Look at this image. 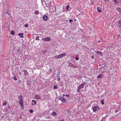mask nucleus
I'll list each match as a JSON object with an SVG mask.
<instances>
[{
  "mask_svg": "<svg viewBox=\"0 0 121 121\" xmlns=\"http://www.w3.org/2000/svg\"><path fill=\"white\" fill-rule=\"evenodd\" d=\"M101 102L102 105L104 104V100L103 99H102L101 100Z\"/></svg>",
  "mask_w": 121,
  "mask_h": 121,
  "instance_id": "19",
  "label": "nucleus"
},
{
  "mask_svg": "<svg viewBox=\"0 0 121 121\" xmlns=\"http://www.w3.org/2000/svg\"><path fill=\"white\" fill-rule=\"evenodd\" d=\"M31 84V82L30 80H28L27 82V84L28 85H30Z\"/></svg>",
  "mask_w": 121,
  "mask_h": 121,
  "instance_id": "15",
  "label": "nucleus"
},
{
  "mask_svg": "<svg viewBox=\"0 0 121 121\" xmlns=\"http://www.w3.org/2000/svg\"><path fill=\"white\" fill-rule=\"evenodd\" d=\"M65 121V119H63L62 120H60L59 121Z\"/></svg>",
  "mask_w": 121,
  "mask_h": 121,
  "instance_id": "40",
  "label": "nucleus"
},
{
  "mask_svg": "<svg viewBox=\"0 0 121 121\" xmlns=\"http://www.w3.org/2000/svg\"><path fill=\"white\" fill-rule=\"evenodd\" d=\"M52 115L53 116L55 115L56 116V113L55 112H53L52 113Z\"/></svg>",
  "mask_w": 121,
  "mask_h": 121,
  "instance_id": "16",
  "label": "nucleus"
},
{
  "mask_svg": "<svg viewBox=\"0 0 121 121\" xmlns=\"http://www.w3.org/2000/svg\"><path fill=\"white\" fill-rule=\"evenodd\" d=\"M99 109V108L98 106L94 107L93 108V110L94 112L98 111Z\"/></svg>",
  "mask_w": 121,
  "mask_h": 121,
  "instance_id": "1",
  "label": "nucleus"
},
{
  "mask_svg": "<svg viewBox=\"0 0 121 121\" xmlns=\"http://www.w3.org/2000/svg\"><path fill=\"white\" fill-rule=\"evenodd\" d=\"M24 72L26 76H27L29 74L26 70H24Z\"/></svg>",
  "mask_w": 121,
  "mask_h": 121,
  "instance_id": "10",
  "label": "nucleus"
},
{
  "mask_svg": "<svg viewBox=\"0 0 121 121\" xmlns=\"http://www.w3.org/2000/svg\"><path fill=\"white\" fill-rule=\"evenodd\" d=\"M59 55H56L55 56V59H57L60 58Z\"/></svg>",
  "mask_w": 121,
  "mask_h": 121,
  "instance_id": "21",
  "label": "nucleus"
},
{
  "mask_svg": "<svg viewBox=\"0 0 121 121\" xmlns=\"http://www.w3.org/2000/svg\"><path fill=\"white\" fill-rule=\"evenodd\" d=\"M48 17L46 14H45L42 17L43 19L45 21H47L48 20Z\"/></svg>",
  "mask_w": 121,
  "mask_h": 121,
  "instance_id": "5",
  "label": "nucleus"
},
{
  "mask_svg": "<svg viewBox=\"0 0 121 121\" xmlns=\"http://www.w3.org/2000/svg\"><path fill=\"white\" fill-rule=\"evenodd\" d=\"M24 35V34L22 33H19L18 34V35L20 36V37L21 38H23L24 36L23 35Z\"/></svg>",
  "mask_w": 121,
  "mask_h": 121,
  "instance_id": "11",
  "label": "nucleus"
},
{
  "mask_svg": "<svg viewBox=\"0 0 121 121\" xmlns=\"http://www.w3.org/2000/svg\"><path fill=\"white\" fill-rule=\"evenodd\" d=\"M32 101L33 102H34L35 103V104H32V105H34L35 104H36V102L35 100H32Z\"/></svg>",
  "mask_w": 121,
  "mask_h": 121,
  "instance_id": "20",
  "label": "nucleus"
},
{
  "mask_svg": "<svg viewBox=\"0 0 121 121\" xmlns=\"http://www.w3.org/2000/svg\"><path fill=\"white\" fill-rule=\"evenodd\" d=\"M114 2L115 3L117 4L118 3L117 1V0H113Z\"/></svg>",
  "mask_w": 121,
  "mask_h": 121,
  "instance_id": "29",
  "label": "nucleus"
},
{
  "mask_svg": "<svg viewBox=\"0 0 121 121\" xmlns=\"http://www.w3.org/2000/svg\"><path fill=\"white\" fill-rule=\"evenodd\" d=\"M117 9L118 11L121 12V9L120 8L118 7L117 8Z\"/></svg>",
  "mask_w": 121,
  "mask_h": 121,
  "instance_id": "22",
  "label": "nucleus"
},
{
  "mask_svg": "<svg viewBox=\"0 0 121 121\" xmlns=\"http://www.w3.org/2000/svg\"><path fill=\"white\" fill-rule=\"evenodd\" d=\"M69 5H68L66 7V9L67 10H68V9H69Z\"/></svg>",
  "mask_w": 121,
  "mask_h": 121,
  "instance_id": "28",
  "label": "nucleus"
},
{
  "mask_svg": "<svg viewBox=\"0 0 121 121\" xmlns=\"http://www.w3.org/2000/svg\"><path fill=\"white\" fill-rule=\"evenodd\" d=\"M49 73H51L52 72V70L51 69H49Z\"/></svg>",
  "mask_w": 121,
  "mask_h": 121,
  "instance_id": "33",
  "label": "nucleus"
},
{
  "mask_svg": "<svg viewBox=\"0 0 121 121\" xmlns=\"http://www.w3.org/2000/svg\"><path fill=\"white\" fill-rule=\"evenodd\" d=\"M97 11L99 12H101L102 10L99 7H98L97 8Z\"/></svg>",
  "mask_w": 121,
  "mask_h": 121,
  "instance_id": "8",
  "label": "nucleus"
},
{
  "mask_svg": "<svg viewBox=\"0 0 121 121\" xmlns=\"http://www.w3.org/2000/svg\"><path fill=\"white\" fill-rule=\"evenodd\" d=\"M86 83H83L82 84L79 85V87L80 89H82L83 88L84 86L86 85Z\"/></svg>",
  "mask_w": 121,
  "mask_h": 121,
  "instance_id": "4",
  "label": "nucleus"
},
{
  "mask_svg": "<svg viewBox=\"0 0 121 121\" xmlns=\"http://www.w3.org/2000/svg\"><path fill=\"white\" fill-rule=\"evenodd\" d=\"M22 98V96L21 95L20 96H19V97H18V98L19 99H21Z\"/></svg>",
  "mask_w": 121,
  "mask_h": 121,
  "instance_id": "37",
  "label": "nucleus"
},
{
  "mask_svg": "<svg viewBox=\"0 0 121 121\" xmlns=\"http://www.w3.org/2000/svg\"><path fill=\"white\" fill-rule=\"evenodd\" d=\"M75 1H80L81 0H75Z\"/></svg>",
  "mask_w": 121,
  "mask_h": 121,
  "instance_id": "42",
  "label": "nucleus"
},
{
  "mask_svg": "<svg viewBox=\"0 0 121 121\" xmlns=\"http://www.w3.org/2000/svg\"><path fill=\"white\" fill-rule=\"evenodd\" d=\"M65 95L64 94L63 95V96L64 97L65 96Z\"/></svg>",
  "mask_w": 121,
  "mask_h": 121,
  "instance_id": "46",
  "label": "nucleus"
},
{
  "mask_svg": "<svg viewBox=\"0 0 121 121\" xmlns=\"http://www.w3.org/2000/svg\"><path fill=\"white\" fill-rule=\"evenodd\" d=\"M43 40L45 41H51V39L49 37H45L42 39Z\"/></svg>",
  "mask_w": 121,
  "mask_h": 121,
  "instance_id": "2",
  "label": "nucleus"
},
{
  "mask_svg": "<svg viewBox=\"0 0 121 121\" xmlns=\"http://www.w3.org/2000/svg\"><path fill=\"white\" fill-rule=\"evenodd\" d=\"M13 79L15 81L17 80V79L15 77H13Z\"/></svg>",
  "mask_w": 121,
  "mask_h": 121,
  "instance_id": "31",
  "label": "nucleus"
},
{
  "mask_svg": "<svg viewBox=\"0 0 121 121\" xmlns=\"http://www.w3.org/2000/svg\"><path fill=\"white\" fill-rule=\"evenodd\" d=\"M121 26V20H119L118 22L117 27H119Z\"/></svg>",
  "mask_w": 121,
  "mask_h": 121,
  "instance_id": "7",
  "label": "nucleus"
},
{
  "mask_svg": "<svg viewBox=\"0 0 121 121\" xmlns=\"http://www.w3.org/2000/svg\"><path fill=\"white\" fill-rule=\"evenodd\" d=\"M22 118V117H20V118Z\"/></svg>",
  "mask_w": 121,
  "mask_h": 121,
  "instance_id": "48",
  "label": "nucleus"
},
{
  "mask_svg": "<svg viewBox=\"0 0 121 121\" xmlns=\"http://www.w3.org/2000/svg\"><path fill=\"white\" fill-rule=\"evenodd\" d=\"M10 108V107L9 106L8 107V108Z\"/></svg>",
  "mask_w": 121,
  "mask_h": 121,
  "instance_id": "47",
  "label": "nucleus"
},
{
  "mask_svg": "<svg viewBox=\"0 0 121 121\" xmlns=\"http://www.w3.org/2000/svg\"><path fill=\"white\" fill-rule=\"evenodd\" d=\"M20 105L21 106V108H24V107H22V106H23V104H20Z\"/></svg>",
  "mask_w": 121,
  "mask_h": 121,
  "instance_id": "34",
  "label": "nucleus"
},
{
  "mask_svg": "<svg viewBox=\"0 0 121 121\" xmlns=\"http://www.w3.org/2000/svg\"><path fill=\"white\" fill-rule=\"evenodd\" d=\"M98 42H99H99H100V40H99V41H98Z\"/></svg>",
  "mask_w": 121,
  "mask_h": 121,
  "instance_id": "45",
  "label": "nucleus"
},
{
  "mask_svg": "<svg viewBox=\"0 0 121 121\" xmlns=\"http://www.w3.org/2000/svg\"><path fill=\"white\" fill-rule=\"evenodd\" d=\"M65 96L66 97H69V95H66Z\"/></svg>",
  "mask_w": 121,
  "mask_h": 121,
  "instance_id": "38",
  "label": "nucleus"
},
{
  "mask_svg": "<svg viewBox=\"0 0 121 121\" xmlns=\"http://www.w3.org/2000/svg\"><path fill=\"white\" fill-rule=\"evenodd\" d=\"M34 13L35 14L38 15L39 14V12L38 11L36 10Z\"/></svg>",
  "mask_w": 121,
  "mask_h": 121,
  "instance_id": "18",
  "label": "nucleus"
},
{
  "mask_svg": "<svg viewBox=\"0 0 121 121\" xmlns=\"http://www.w3.org/2000/svg\"><path fill=\"white\" fill-rule=\"evenodd\" d=\"M31 113H32L33 112V111L32 109H31L29 111Z\"/></svg>",
  "mask_w": 121,
  "mask_h": 121,
  "instance_id": "30",
  "label": "nucleus"
},
{
  "mask_svg": "<svg viewBox=\"0 0 121 121\" xmlns=\"http://www.w3.org/2000/svg\"><path fill=\"white\" fill-rule=\"evenodd\" d=\"M69 65H70V66H72V65H71V64H70Z\"/></svg>",
  "mask_w": 121,
  "mask_h": 121,
  "instance_id": "44",
  "label": "nucleus"
},
{
  "mask_svg": "<svg viewBox=\"0 0 121 121\" xmlns=\"http://www.w3.org/2000/svg\"><path fill=\"white\" fill-rule=\"evenodd\" d=\"M81 89L78 87V88L77 89V91L78 92Z\"/></svg>",
  "mask_w": 121,
  "mask_h": 121,
  "instance_id": "32",
  "label": "nucleus"
},
{
  "mask_svg": "<svg viewBox=\"0 0 121 121\" xmlns=\"http://www.w3.org/2000/svg\"><path fill=\"white\" fill-rule=\"evenodd\" d=\"M7 104V103L5 101L3 103V104L4 106L6 105Z\"/></svg>",
  "mask_w": 121,
  "mask_h": 121,
  "instance_id": "25",
  "label": "nucleus"
},
{
  "mask_svg": "<svg viewBox=\"0 0 121 121\" xmlns=\"http://www.w3.org/2000/svg\"><path fill=\"white\" fill-rule=\"evenodd\" d=\"M19 103L20 104H23V102L22 99H21L19 101Z\"/></svg>",
  "mask_w": 121,
  "mask_h": 121,
  "instance_id": "12",
  "label": "nucleus"
},
{
  "mask_svg": "<svg viewBox=\"0 0 121 121\" xmlns=\"http://www.w3.org/2000/svg\"><path fill=\"white\" fill-rule=\"evenodd\" d=\"M111 0H105V2H108L109 1H111Z\"/></svg>",
  "mask_w": 121,
  "mask_h": 121,
  "instance_id": "39",
  "label": "nucleus"
},
{
  "mask_svg": "<svg viewBox=\"0 0 121 121\" xmlns=\"http://www.w3.org/2000/svg\"><path fill=\"white\" fill-rule=\"evenodd\" d=\"M93 57H92V58H93Z\"/></svg>",
  "mask_w": 121,
  "mask_h": 121,
  "instance_id": "49",
  "label": "nucleus"
},
{
  "mask_svg": "<svg viewBox=\"0 0 121 121\" xmlns=\"http://www.w3.org/2000/svg\"><path fill=\"white\" fill-rule=\"evenodd\" d=\"M76 60H79V59H78V57H76Z\"/></svg>",
  "mask_w": 121,
  "mask_h": 121,
  "instance_id": "41",
  "label": "nucleus"
},
{
  "mask_svg": "<svg viewBox=\"0 0 121 121\" xmlns=\"http://www.w3.org/2000/svg\"><path fill=\"white\" fill-rule=\"evenodd\" d=\"M120 36V35H118V37L119 36Z\"/></svg>",
  "mask_w": 121,
  "mask_h": 121,
  "instance_id": "43",
  "label": "nucleus"
},
{
  "mask_svg": "<svg viewBox=\"0 0 121 121\" xmlns=\"http://www.w3.org/2000/svg\"><path fill=\"white\" fill-rule=\"evenodd\" d=\"M60 77H59H59H58V78H57V80L58 81H59L60 80Z\"/></svg>",
  "mask_w": 121,
  "mask_h": 121,
  "instance_id": "36",
  "label": "nucleus"
},
{
  "mask_svg": "<svg viewBox=\"0 0 121 121\" xmlns=\"http://www.w3.org/2000/svg\"><path fill=\"white\" fill-rule=\"evenodd\" d=\"M70 64H71V65H72V66H71V67H73V68H77V67L76 66H75V65H73L71 63H70Z\"/></svg>",
  "mask_w": 121,
  "mask_h": 121,
  "instance_id": "17",
  "label": "nucleus"
},
{
  "mask_svg": "<svg viewBox=\"0 0 121 121\" xmlns=\"http://www.w3.org/2000/svg\"><path fill=\"white\" fill-rule=\"evenodd\" d=\"M60 57V58H61L63 56H65L66 55V54L65 53L62 54L61 55H59Z\"/></svg>",
  "mask_w": 121,
  "mask_h": 121,
  "instance_id": "9",
  "label": "nucleus"
},
{
  "mask_svg": "<svg viewBox=\"0 0 121 121\" xmlns=\"http://www.w3.org/2000/svg\"><path fill=\"white\" fill-rule=\"evenodd\" d=\"M25 27H27L28 26V24H25L24 25Z\"/></svg>",
  "mask_w": 121,
  "mask_h": 121,
  "instance_id": "27",
  "label": "nucleus"
},
{
  "mask_svg": "<svg viewBox=\"0 0 121 121\" xmlns=\"http://www.w3.org/2000/svg\"><path fill=\"white\" fill-rule=\"evenodd\" d=\"M102 77V74H99L97 77V78L98 79H99L101 78Z\"/></svg>",
  "mask_w": 121,
  "mask_h": 121,
  "instance_id": "14",
  "label": "nucleus"
},
{
  "mask_svg": "<svg viewBox=\"0 0 121 121\" xmlns=\"http://www.w3.org/2000/svg\"><path fill=\"white\" fill-rule=\"evenodd\" d=\"M54 89L57 90V86L54 85Z\"/></svg>",
  "mask_w": 121,
  "mask_h": 121,
  "instance_id": "26",
  "label": "nucleus"
},
{
  "mask_svg": "<svg viewBox=\"0 0 121 121\" xmlns=\"http://www.w3.org/2000/svg\"><path fill=\"white\" fill-rule=\"evenodd\" d=\"M96 53L97 54H99L101 56H102V53L101 52L97 51V52Z\"/></svg>",
  "mask_w": 121,
  "mask_h": 121,
  "instance_id": "13",
  "label": "nucleus"
},
{
  "mask_svg": "<svg viewBox=\"0 0 121 121\" xmlns=\"http://www.w3.org/2000/svg\"><path fill=\"white\" fill-rule=\"evenodd\" d=\"M11 34L12 35H14V31L11 30Z\"/></svg>",
  "mask_w": 121,
  "mask_h": 121,
  "instance_id": "23",
  "label": "nucleus"
},
{
  "mask_svg": "<svg viewBox=\"0 0 121 121\" xmlns=\"http://www.w3.org/2000/svg\"><path fill=\"white\" fill-rule=\"evenodd\" d=\"M35 99L37 100L40 99H41V96L39 95H35Z\"/></svg>",
  "mask_w": 121,
  "mask_h": 121,
  "instance_id": "6",
  "label": "nucleus"
},
{
  "mask_svg": "<svg viewBox=\"0 0 121 121\" xmlns=\"http://www.w3.org/2000/svg\"><path fill=\"white\" fill-rule=\"evenodd\" d=\"M73 21V20L72 19H70L69 20V22L71 23Z\"/></svg>",
  "mask_w": 121,
  "mask_h": 121,
  "instance_id": "35",
  "label": "nucleus"
},
{
  "mask_svg": "<svg viewBox=\"0 0 121 121\" xmlns=\"http://www.w3.org/2000/svg\"><path fill=\"white\" fill-rule=\"evenodd\" d=\"M39 36H37L36 37V39L37 40H39Z\"/></svg>",
  "mask_w": 121,
  "mask_h": 121,
  "instance_id": "24",
  "label": "nucleus"
},
{
  "mask_svg": "<svg viewBox=\"0 0 121 121\" xmlns=\"http://www.w3.org/2000/svg\"><path fill=\"white\" fill-rule=\"evenodd\" d=\"M59 99L61 100L62 102L64 103H66L67 102L66 100L63 97H60Z\"/></svg>",
  "mask_w": 121,
  "mask_h": 121,
  "instance_id": "3",
  "label": "nucleus"
}]
</instances>
